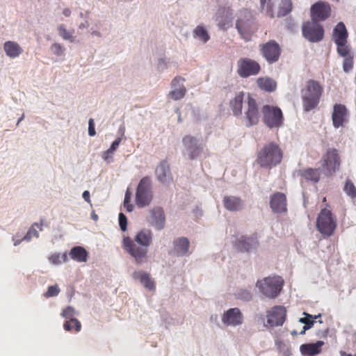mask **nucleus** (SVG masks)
I'll use <instances>...</instances> for the list:
<instances>
[{
  "label": "nucleus",
  "instance_id": "nucleus-1",
  "mask_svg": "<svg viewBox=\"0 0 356 356\" xmlns=\"http://www.w3.org/2000/svg\"><path fill=\"white\" fill-rule=\"evenodd\" d=\"M152 241V232L149 229H141L135 238L124 237L122 246L126 252L134 257L136 263L141 264L147 260L148 247Z\"/></svg>",
  "mask_w": 356,
  "mask_h": 356
},
{
  "label": "nucleus",
  "instance_id": "nucleus-2",
  "mask_svg": "<svg viewBox=\"0 0 356 356\" xmlns=\"http://www.w3.org/2000/svg\"><path fill=\"white\" fill-rule=\"evenodd\" d=\"M282 158L283 152L279 145L270 142L257 152L256 162L261 168L270 169L279 165Z\"/></svg>",
  "mask_w": 356,
  "mask_h": 356
},
{
  "label": "nucleus",
  "instance_id": "nucleus-3",
  "mask_svg": "<svg viewBox=\"0 0 356 356\" xmlns=\"http://www.w3.org/2000/svg\"><path fill=\"white\" fill-rule=\"evenodd\" d=\"M323 92V88L317 81L308 80L301 90L304 110L308 112L315 108L320 102Z\"/></svg>",
  "mask_w": 356,
  "mask_h": 356
},
{
  "label": "nucleus",
  "instance_id": "nucleus-4",
  "mask_svg": "<svg viewBox=\"0 0 356 356\" xmlns=\"http://www.w3.org/2000/svg\"><path fill=\"white\" fill-rule=\"evenodd\" d=\"M236 29L241 37L245 41H250L252 35L257 31V24L251 12L247 9L238 13Z\"/></svg>",
  "mask_w": 356,
  "mask_h": 356
},
{
  "label": "nucleus",
  "instance_id": "nucleus-5",
  "mask_svg": "<svg viewBox=\"0 0 356 356\" xmlns=\"http://www.w3.org/2000/svg\"><path fill=\"white\" fill-rule=\"evenodd\" d=\"M284 284V281L281 276L273 275L258 280L256 286L265 297L274 299L280 294Z\"/></svg>",
  "mask_w": 356,
  "mask_h": 356
},
{
  "label": "nucleus",
  "instance_id": "nucleus-6",
  "mask_svg": "<svg viewBox=\"0 0 356 356\" xmlns=\"http://www.w3.org/2000/svg\"><path fill=\"white\" fill-rule=\"evenodd\" d=\"M260 3L261 10L270 18L286 16L292 10L291 0H260Z\"/></svg>",
  "mask_w": 356,
  "mask_h": 356
},
{
  "label": "nucleus",
  "instance_id": "nucleus-7",
  "mask_svg": "<svg viewBox=\"0 0 356 356\" xmlns=\"http://www.w3.org/2000/svg\"><path fill=\"white\" fill-rule=\"evenodd\" d=\"M337 218L330 209H322L316 219V229L324 236H332L337 227Z\"/></svg>",
  "mask_w": 356,
  "mask_h": 356
},
{
  "label": "nucleus",
  "instance_id": "nucleus-8",
  "mask_svg": "<svg viewBox=\"0 0 356 356\" xmlns=\"http://www.w3.org/2000/svg\"><path fill=\"white\" fill-rule=\"evenodd\" d=\"M152 180L148 176L140 179L136 188V203L138 207L148 206L152 200Z\"/></svg>",
  "mask_w": 356,
  "mask_h": 356
},
{
  "label": "nucleus",
  "instance_id": "nucleus-9",
  "mask_svg": "<svg viewBox=\"0 0 356 356\" xmlns=\"http://www.w3.org/2000/svg\"><path fill=\"white\" fill-rule=\"evenodd\" d=\"M264 123L269 128H277L283 124L282 110L275 106L264 105L261 108Z\"/></svg>",
  "mask_w": 356,
  "mask_h": 356
},
{
  "label": "nucleus",
  "instance_id": "nucleus-10",
  "mask_svg": "<svg viewBox=\"0 0 356 356\" xmlns=\"http://www.w3.org/2000/svg\"><path fill=\"white\" fill-rule=\"evenodd\" d=\"M244 120L246 127H252L259 123L260 113L256 99L250 94H247L245 100Z\"/></svg>",
  "mask_w": 356,
  "mask_h": 356
},
{
  "label": "nucleus",
  "instance_id": "nucleus-11",
  "mask_svg": "<svg viewBox=\"0 0 356 356\" xmlns=\"http://www.w3.org/2000/svg\"><path fill=\"white\" fill-rule=\"evenodd\" d=\"M302 35L311 42H318L324 37V29L319 22L311 19L302 24Z\"/></svg>",
  "mask_w": 356,
  "mask_h": 356
},
{
  "label": "nucleus",
  "instance_id": "nucleus-12",
  "mask_svg": "<svg viewBox=\"0 0 356 356\" xmlns=\"http://www.w3.org/2000/svg\"><path fill=\"white\" fill-rule=\"evenodd\" d=\"M331 15V6L327 1H318L310 8L311 19L316 22H324L330 18Z\"/></svg>",
  "mask_w": 356,
  "mask_h": 356
},
{
  "label": "nucleus",
  "instance_id": "nucleus-13",
  "mask_svg": "<svg viewBox=\"0 0 356 356\" xmlns=\"http://www.w3.org/2000/svg\"><path fill=\"white\" fill-rule=\"evenodd\" d=\"M182 144L185 154L191 160H195L200 156L203 146L199 143L198 139L191 135H186L182 138Z\"/></svg>",
  "mask_w": 356,
  "mask_h": 356
},
{
  "label": "nucleus",
  "instance_id": "nucleus-14",
  "mask_svg": "<svg viewBox=\"0 0 356 356\" xmlns=\"http://www.w3.org/2000/svg\"><path fill=\"white\" fill-rule=\"evenodd\" d=\"M237 67V73L242 78L257 75L261 70L257 61L248 58L239 59Z\"/></svg>",
  "mask_w": 356,
  "mask_h": 356
},
{
  "label": "nucleus",
  "instance_id": "nucleus-15",
  "mask_svg": "<svg viewBox=\"0 0 356 356\" xmlns=\"http://www.w3.org/2000/svg\"><path fill=\"white\" fill-rule=\"evenodd\" d=\"M260 51L264 58L269 63H273L279 60L281 49L275 40H270L260 45Z\"/></svg>",
  "mask_w": 356,
  "mask_h": 356
},
{
  "label": "nucleus",
  "instance_id": "nucleus-16",
  "mask_svg": "<svg viewBox=\"0 0 356 356\" xmlns=\"http://www.w3.org/2000/svg\"><path fill=\"white\" fill-rule=\"evenodd\" d=\"M285 318L286 309L283 306H275L267 312V323L270 327L282 325Z\"/></svg>",
  "mask_w": 356,
  "mask_h": 356
},
{
  "label": "nucleus",
  "instance_id": "nucleus-17",
  "mask_svg": "<svg viewBox=\"0 0 356 356\" xmlns=\"http://www.w3.org/2000/svg\"><path fill=\"white\" fill-rule=\"evenodd\" d=\"M348 112L346 107L341 104H336L333 107L332 120L335 128L343 127L344 122L348 120Z\"/></svg>",
  "mask_w": 356,
  "mask_h": 356
},
{
  "label": "nucleus",
  "instance_id": "nucleus-18",
  "mask_svg": "<svg viewBox=\"0 0 356 356\" xmlns=\"http://www.w3.org/2000/svg\"><path fill=\"white\" fill-rule=\"evenodd\" d=\"M270 207L275 213H284L287 211V201L285 194L276 192L270 196Z\"/></svg>",
  "mask_w": 356,
  "mask_h": 356
},
{
  "label": "nucleus",
  "instance_id": "nucleus-19",
  "mask_svg": "<svg viewBox=\"0 0 356 356\" xmlns=\"http://www.w3.org/2000/svg\"><path fill=\"white\" fill-rule=\"evenodd\" d=\"M325 167L330 173L333 174L340 166V157L338 151L336 149H330L327 150L325 158Z\"/></svg>",
  "mask_w": 356,
  "mask_h": 356
},
{
  "label": "nucleus",
  "instance_id": "nucleus-20",
  "mask_svg": "<svg viewBox=\"0 0 356 356\" xmlns=\"http://www.w3.org/2000/svg\"><path fill=\"white\" fill-rule=\"evenodd\" d=\"M257 238V234H254L250 237L243 236L236 241L235 247L240 252H248L257 247L259 244Z\"/></svg>",
  "mask_w": 356,
  "mask_h": 356
},
{
  "label": "nucleus",
  "instance_id": "nucleus-21",
  "mask_svg": "<svg viewBox=\"0 0 356 356\" xmlns=\"http://www.w3.org/2000/svg\"><path fill=\"white\" fill-rule=\"evenodd\" d=\"M222 321L226 325L236 326L242 324L243 315L238 308H232L223 314Z\"/></svg>",
  "mask_w": 356,
  "mask_h": 356
},
{
  "label": "nucleus",
  "instance_id": "nucleus-22",
  "mask_svg": "<svg viewBox=\"0 0 356 356\" xmlns=\"http://www.w3.org/2000/svg\"><path fill=\"white\" fill-rule=\"evenodd\" d=\"M149 213L151 214L150 224L158 230L163 229L165 218L163 209L161 207H154L149 211Z\"/></svg>",
  "mask_w": 356,
  "mask_h": 356
},
{
  "label": "nucleus",
  "instance_id": "nucleus-23",
  "mask_svg": "<svg viewBox=\"0 0 356 356\" xmlns=\"http://www.w3.org/2000/svg\"><path fill=\"white\" fill-rule=\"evenodd\" d=\"M245 92H239L229 101V105L234 116L238 118L242 116V108L245 102Z\"/></svg>",
  "mask_w": 356,
  "mask_h": 356
},
{
  "label": "nucleus",
  "instance_id": "nucleus-24",
  "mask_svg": "<svg viewBox=\"0 0 356 356\" xmlns=\"http://www.w3.org/2000/svg\"><path fill=\"white\" fill-rule=\"evenodd\" d=\"M324 342L318 341L314 343H304L300 347V351L304 356H315L321 352Z\"/></svg>",
  "mask_w": 356,
  "mask_h": 356
},
{
  "label": "nucleus",
  "instance_id": "nucleus-25",
  "mask_svg": "<svg viewBox=\"0 0 356 356\" xmlns=\"http://www.w3.org/2000/svg\"><path fill=\"white\" fill-rule=\"evenodd\" d=\"M155 174L157 179L162 183H165L172 179L170 166L165 161H161L156 167Z\"/></svg>",
  "mask_w": 356,
  "mask_h": 356
},
{
  "label": "nucleus",
  "instance_id": "nucleus-26",
  "mask_svg": "<svg viewBox=\"0 0 356 356\" xmlns=\"http://www.w3.org/2000/svg\"><path fill=\"white\" fill-rule=\"evenodd\" d=\"M190 242L186 237H180L173 241V252L176 256H184L188 252Z\"/></svg>",
  "mask_w": 356,
  "mask_h": 356
},
{
  "label": "nucleus",
  "instance_id": "nucleus-27",
  "mask_svg": "<svg viewBox=\"0 0 356 356\" xmlns=\"http://www.w3.org/2000/svg\"><path fill=\"white\" fill-rule=\"evenodd\" d=\"M348 33L343 22H339L333 29L332 39L335 43L347 42Z\"/></svg>",
  "mask_w": 356,
  "mask_h": 356
},
{
  "label": "nucleus",
  "instance_id": "nucleus-28",
  "mask_svg": "<svg viewBox=\"0 0 356 356\" xmlns=\"http://www.w3.org/2000/svg\"><path fill=\"white\" fill-rule=\"evenodd\" d=\"M3 49L7 56L11 58L19 57L23 52L20 45L14 41H7L3 44Z\"/></svg>",
  "mask_w": 356,
  "mask_h": 356
},
{
  "label": "nucleus",
  "instance_id": "nucleus-29",
  "mask_svg": "<svg viewBox=\"0 0 356 356\" xmlns=\"http://www.w3.org/2000/svg\"><path fill=\"white\" fill-rule=\"evenodd\" d=\"M225 208L231 211H236L243 208V203L241 198L235 196H225L223 198Z\"/></svg>",
  "mask_w": 356,
  "mask_h": 356
},
{
  "label": "nucleus",
  "instance_id": "nucleus-30",
  "mask_svg": "<svg viewBox=\"0 0 356 356\" xmlns=\"http://www.w3.org/2000/svg\"><path fill=\"white\" fill-rule=\"evenodd\" d=\"M132 277L134 280H138L147 289L154 290L155 289L154 282L151 279L147 273L143 271H136Z\"/></svg>",
  "mask_w": 356,
  "mask_h": 356
},
{
  "label": "nucleus",
  "instance_id": "nucleus-31",
  "mask_svg": "<svg viewBox=\"0 0 356 356\" xmlns=\"http://www.w3.org/2000/svg\"><path fill=\"white\" fill-rule=\"evenodd\" d=\"M300 175L306 181L317 183L321 178V172L319 169L308 168L301 170Z\"/></svg>",
  "mask_w": 356,
  "mask_h": 356
},
{
  "label": "nucleus",
  "instance_id": "nucleus-32",
  "mask_svg": "<svg viewBox=\"0 0 356 356\" xmlns=\"http://www.w3.org/2000/svg\"><path fill=\"white\" fill-rule=\"evenodd\" d=\"M69 255L72 259L77 262H86L88 253L84 248L75 246L70 250Z\"/></svg>",
  "mask_w": 356,
  "mask_h": 356
},
{
  "label": "nucleus",
  "instance_id": "nucleus-33",
  "mask_svg": "<svg viewBox=\"0 0 356 356\" xmlns=\"http://www.w3.org/2000/svg\"><path fill=\"white\" fill-rule=\"evenodd\" d=\"M257 83L261 90L273 92L276 89V82L269 77H260L257 80Z\"/></svg>",
  "mask_w": 356,
  "mask_h": 356
},
{
  "label": "nucleus",
  "instance_id": "nucleus-34",
  "mask_svg": "<svg viewBox=\"0 0 356 356\" xmlns=\"http://www.w3.org/2000/svg\"><path fill=\"white\" fill-rule=\"evenodd\" d=\"M304 314L306 316L304 317V318H300V321L301 323L305 324L304 325L303 328H302V330L300 332V334H305V331L307 330H309V328H311L313 326V325L314 323V319H316L318 317L321 316V314H318V316H313L312 315H310V314H307L305 312L304 313Z\"/></svg>",
  "mask_w": 356,
  "mask_h": 356
},
{
  "label": "nucleus",
  "instance_id": "nucleus-35",
  "mask_svg": "<svg viewBox=\"0 0 356 356\" xmlns=\"http://www.w3.org/2000/svg\"><path fill=\"white\" fill-rule=\"evenodd\" d=\"M194 36L203 42H207L209 40L210 36L207 29L202 26H197L193 31Z\"/></svg>",
  "mask_w": 356,
  "mask_h": 356
},
{
  "label": "nucleus",
  "instance_id": "nucleus-36",
  "mask_svg": "<svg viewBox=\"0 0 356 356\" xmlns=\"http://www.w3.org/2000/svg\"><path fill=\"white\" fill-rule=\"evenodd\" d=\"M58 31L59 35L65 40H69L70 42H74V30L69 31L66 29L65 25L60 24L58 27Z\"/></svg>",
  "mask_w": 356,
  "mask_h": 356
},
{
  "label": "nucleus",
  "instance_id": "nucleus-37",
  "mask_svg": "<svg viewBox=\"0 0 356 356\" xmlns=\"http://www.w3.org/2000/svg\"><path fill=\"white\" fill-rule=\"evenodd\" d=\"M63 327L66 331H72L74 330L75 332H79L81 330V325L79 321L76 318H71L69 321H65L63 325Z\"/></svg>",
  "mask_w": 356,
  "mask_h": 356
},
{
  "label": "nucleus",
  "instance_id": "nucleus-38",
  "mask_svg": "<svg viewBox=\"0 0 356 356\" xmlns=\"http://www.w3.org/2000/svg\"><path fill=\"white\" fill-rule=\"evenodd\" d=\"M343 191L350 198L354 199L356 197V187L351 180L347 179L346 180Z\"/></svg>",
  "mask_w": 356,
  "mask_h": 356
},
{
  "label": "nucleus",
  "instance_id": "nucleus-39",
  "mask_svg": "<svg viewBox=\"0 0 356 356\" xmlns=\"http://www.w3.org/2000/svg\"><path fill=\"white\" fill-rule=\"evenodd\" d=\"M35 226L40 227V229L42 230V225H38V223H35L32 225V227L29 229L26 234L24 236L23 240L29 241H30L33 237L38 238L39 237V233L38 231L35 229Z\"/></svg>",
  "mask_w": 356,
  "mask_h": 356
},
{
  "label": "nucleus",
  "instance_id": "nucleus-40",
  "mask_svg": "<svg viewBox=\"0 0 356 356\" xmlns=\"http://www.w3.org/2000/svg\"><path fill=\"white\" fill-rule=\"evenodd\" d=\"M186 92V88L184 87V86H182L178 89L170 91L169 96L174 100H179L184 97Z\"/></svg>",
  "mask_w": 356,
  "mask_h": 356
},
{
  "label": "nucleus",
  "instance_id": "nucleus-41",
  "mask_svg": "<svg viewBox=\"0 0 356 356\" xmlns=\"http://www.w3.org/2000/svg\"><path fill=\"white\" fill-rule=\"evenodd\" d=\"M236 298L243 301H250L252 299L251 293L245 289H240L235 294Z\"/></svg>",
  "mask_w": 356,
  "mask_h": 356
},
{
  "label": "nucleus",
  "instance_id": "nucleus-42",
  "mask_svg": "<svg viewBox=\"0 0 356 356\" xmlns=\"http://www.w3.org/2000/svg\"><path fill=\"white\" fill-rule=\"evenodd\" d=\"M337 46V52L338 54L343 56V57H347L349 54V49L347 46V42H343L341 44L340 43H335Z\"/></svg>",
  "mask_w": 356,
  "mask_h": 356
},
{
  "label": "nucleus",
  "instance_id": "nucleus-43",
  "mask_svg": "<svg viewBox=\"0 0 356 356\" xmlns=\"http://www.w3.org/2000/svg\"><path fill=\"white\" fill-rule=\"evenodd\" d=\"M60 290L57 284L49 286L47 291L44 293V296L46 298L56 296L60 293Z\"/></svg>",
  "mask_w": 356,
  "mask_h": 356
},
{
  "label": "nucleus",
  "instance_id": "nucleus-44",
  "mask_svg": "<svg viewBox=\"0 0 356 356\" xmlns=\"http://www.w3.org/2000/svg\"><path fill=\"white\" fill-rule=\"evenodd\" d=\"M50 49L53 54L57 56H61L64 54L65 48L64 47L60 44V43L55 42L54 43L51 47Z\"/></svg>",
  "mask_w": 356,
  "mask_h": 356
},
{
  "label": "nucleus",
  "instance_id": "nucleus-45",
  "mask_svg": "<svg viewBox=\"0 0 356 356\" xmlns=\"http://www.w3.org/2000/svg\"><path fill=\"white\" fill-rule=\"evenodd\" d=\"M353 68V57L347 56L345 57L343 63V69L344 72H348Z\"/></svg>",
  "mask_w": 356,
  "mask_h": 356
},
{
  "label": "nucleus",
  "instance_id": "nucleus-46",
  "mask_svg": "<svg viewBox=\"0 0 356 356\" xmlns=\"http://www.w3.org/2000/svg\"><path fill=\"white\" fill-rule=\"evenodd\" d=\"M75 311L74 309L71 307L68 306L66 308L63 309L61 315L65 318H74L73 316H74Z\"/></svg>",
  "mask_w": 356,
  "mask_h": 356
},
{
  "label": "nucleus",
  "instance_id": "nucleus-47",
  "mask_svg": "<svg viewBox=\"0 0 356 356\" xmlns=\"http://www.w3.org/2000/svg\"><path fill=\"white\" fill-rule=\"evenodd\" d=\"M119 225L120 229L124 232L127 229V219L126 216L123 213H119Z\"/></svg>",
  "mask_w": 356,
  "mask_h": 356
},
{
  "label": "nucleus",
  "instance_id": "nucleus-48",
  "mask_svg": "<svg viewBox=\"0 0 356 356\" xmlns=\"http://www.w3.org/2000/svg\"><path fill=\"white\" fill-rule=\"evenodd\" d=\"M49 260L53 264L58 265L62 263L60 254H53L49 257Z\"/></svg>",
  "mask_w": 356,
  "mask_h": 356
},
{
  "label": "nucleus",
  "instance_id": "nucleus-49",
  "mask_svg": "<svg viewBox=\"0 0 356 356\" xmlns=\"http://www.w3.org/2000/svg\"><path fill=\"white\" fill-rule=\"evenodd\" d=\"M130 195L128 193L125 194L124 200V207L127 209L128 211H131L133 209L132 204H129Z\"/></svg>",
  "mask_w": 356,
  "mask_h": 356
},
{
  "label": "nucleus",
  "instance_id": "nucleus-50",
  "mask_svg": "<svg viewBox=\"0 0 356 356\" xmlns=\"http://www.w3.org/2000/svg\"><path fill=\"white\" fill-rule=\"evenodd\" d=\"M88 134L90 136H94L96 134L93 119H90L88 122Z\"/></svg>",
  "mask_w": 356,
  "mask_h": 356
},
{
  "label": "nucleus",
  "instance_id": "nucleus-51",
  "mask_svg": "<svg viewBox=\"0 0 356 356\" xmlns=\"http://www.w3.org/2000/svg\"><path fill=\"white\" fill-rule=\"evenodd\" d=\"M122 141V138H118L117 139H115L111 144L110 148L108 149V152H111L112 153H113L114 151L116 150V149L118 147V146L120 145V143Z\"/></svg>",
  "mask_w": 356,
  "mask_h": 356
},
{
  "label": "nucleus",
  "instance_id": "nucleus-52",
  "mask_svg": "<svg viewBox=\"0 0 356 356\" xmlns=\"http://www.w3.org/2000/svg\"><path fill=\"white\" fill-rule=\"evenodd\" d=\"M181 81H184V79L179 76H175L171 82L172 87H175Z\"/></svg>",
  "mask_w": 356,
  "mask_h": 356
},
{
  "label": "nucleus",
  "instance_id": "nucleus-53",
  "mask_svg": "<svg viewBox=\"0 0 356 356\" xmlns=\"http://www.w3.org/2000/svg\"><path fill=\"white\" fill-rule=\"evenodd\" d=\"M113 153L111 152H108V149H107L106 151H105L103 154H102V158L104 159V160L106 161H109V159H111L112 158V154Z\"/></svg>",
  "mask_w": 356,
  "mask_h": 356
},
{
  "label": "nucleus",
  "instance_id": "nucleus-54",
  "mask_svg": "<svg viewBox=\"0 0 356 356\" xmlns=\"http://www.w3.org/2000/svg\"><path fill=\"white\" fill-rule=\"evenodd\" d=\"M82 197L87 202H90V192L88 191H85L83 193V195H82Z\"/></svg>",
  "mask_w": 356,
  "mask_h": 356
},
{
  "label": "nucleus",
  "instance_id": "nucleus-55",
  "mask_svg": "<svg viewBox=\"0 0 356 356\" xmlns=\"http://www.w3.org/2000/svg\"><path fill=\"white\" fill-rule=\"evenodd\" d=\"M63 14L65 17H70L71 15V10L69 8H65L63 11Z\"/></svg>",
  "mask_w": 356,
  "mask_h": 356
},
{
  "label": "nucleus",
  "instance_id": "nucleus-56",
  "mask_svg": "<svg viewBox=\"0 0 356 356\" xmlns=\"http://www.w3.org/2000/svg\"><path fill=\"white\" fill-rule=\"evenodd\" d=\"M60 259L62 262H67L68 261L67 253L65 252L62 255H60Z\"/></svg>",
  "mask_w": 356,
  "mask_h": 356
},
{
  "label": "nucleus",
  "instance_id": "nucleus-57",
  "mask_svg": "<svg viewBox=\"0 0 356 356\" xmlns=\"http://www.w3.org/2000/svg\"><path fill=\"white\" fill-rule=\"evenodd\" d=\"M341 356H352L351 354L347 353L345 351L340 352Z\"/></svg>",
  "mask_w": 356,
  "mask_h": 356
},
{
  "label": "nucleus",
  "instance_id": "nucleus-58",
  "mask_svg": "<svg viewBox=\"0 0 356 356\" xmlns=\"http://www.w3.org/2000/svg\"><path fill=\"white\" fill-rule=\"evenodd\" d=\"M291 334L292 335H297L298 332L296 331L293 330V331L291 332Z\"/></svg>",
  "mask_w": 356,
  "mask_h": 356
},
{
  "label": "nucleus",
  "instance_id": "nucleus-59",
  "mask_svg": "<svg viewBox=\"0 0 356 356\" xmlns=\"http://www.w3.org/2000/svg\"><path fill=\"white\" fill-rule=\"evenodd\" d=\"M326 202H327V199H326V197H323V202L325 204V203H326Z\"/></svg>",
  "mask_w": 356,
  "mask_h": 356
},
{
  "label": "nucleus",
  "instance_id": "nucleus-60",
  "mask_svg": "<svg viewBox=\"0 0 356 356\" xmlns=\"http://www.w3.org/2000/svg\"><path fill=\"white\" fill-rule=\"evenodd\" d=\"M19 243V241H15V242L14 243V245H17Z\"/></svg>",
  "mask_w": 356,
  "mask_h": 356
},
{
  "label": "nucleus",
  "instance_id": "nucleus-61",
  "mask_svg": "<svg viewBox=\"0 0 356 356\" xmlns=\"http://www.w3.org/2000/svg\"><path fill=\"white\" fill-rule=\"evenodd\" d=\"M93 218H94L95 220H97V215H95Z\"/></svg>",
  "mask_w": 356,
  "mask_h": 356
},
{
  "label": "nucleus",
  "instance_id": "nucleus-62",
  "mask_svg": "<svg viewBox=\"0 0 356 356\" xmlns=\"http://www.w3.org/2000/svg\"><path fill=\"white\" fill-rule=\"evenodd\" d=\"M354 356H356V354Z\"/></svg>",
  "mask_w": 356,
  "mask_h": 356
}]
</instances>
